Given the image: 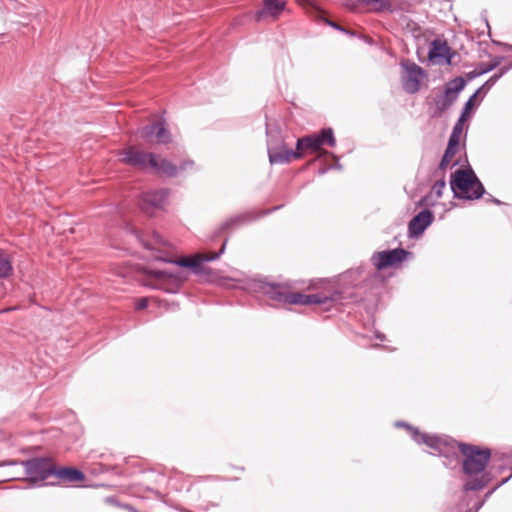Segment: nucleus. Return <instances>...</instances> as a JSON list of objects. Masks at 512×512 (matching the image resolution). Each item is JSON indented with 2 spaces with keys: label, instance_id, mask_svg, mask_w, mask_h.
Here are the masks:
<instances>
[{
  "label": "nucleus",
  "instance_id": "nucleus-29",
  "mask_svg": "<svg viewBox=\"0 0 512 512\" xmlns=\"http://www.w3.org/2000/svg\"><path fill=\"white\" fill-rule=\"evenodd\" d=\"M462 123L463 122H460V120H459L458 123L454 126L452 133L458 132V135H461L462 134Z\"/></svg>",
  "mask_w": 512,
  "mask_h": 512
},
{
  "label": "nucleus",
  "instance_id": "nucleus-8",
  "mask_svg": "<svg viewBox=\"0 0 512 512\" xmlns=\"http://www.w3.org/2000/svg\"><path fill=\"white\" fill-rule=\"evenodd\" d=\"M403 87L408 93H416L420 89V81L423 70L420 66L411 62H403Z\"/></svg>",
  "mask_w": 512,
  "mask_h": 512
},
{
  "label": "nucleus",
  "instance_id": "nucleus-19",
  "mask_svg": "<svg viewBox=\"0 0 512 512\" xmlns=\"http://www.w3.org/2000/svg\"><path fill=\"white\" fill-rule=\"evenodd\" d=\"M449 47L445 41L436 39L431 43L428 57L431 61L440 62L448 58Z\"/></svg>",
  "mask_w": 512,
  "mask_h": 512
},
{
  "label": "nucleus",
  "instance_id": "nucleus-23",
  "mask_svg": "<svg viewBox=\"0 0 512 512\" xmlns=\"http://www.w3.org/2000/svg\"><path fill=\"white\" fill-rule=\"evenodd\" d=\"M246 222V217L243 215L232 217L226 220L221 226L222 231L229 230L235 226L241 225Z\"/></svg>",
  "mask_w": 512,
  "mask_h": 512
},
{
  "label": "nucleus",
  "instance_id": "nucleus-13",
  "mask_svg": "<svg viewBox=\"0 0 512 512\" xmlns=\"http://www.w3.org/2000/svg\"><path fill=\"white\" fill-rule=\"evenodd\" d=\"M302 157V153L296 149L293 151L286 145L274 147L269 150V160L272 164H284L289 163L292 160L299 159Z\"/></svg>",
  "mask_w": 512,
  "mask_h": 512
},
{
  "label": "nucleus",
  "instance_id": "nucleus-21",
  "mask_svg": "<svg viewBox=\"0 0 512 512\" xmlns=\"http://www.w3.org/2000/svg\"><path fill=\"white\" fill-rule=\"evenodd\" d=\"M369 10L384 11L390 9V0H361Z\"/></svg>",
  "mask_w": 512,
  "mask_h": 512
},
{
  "label": "nucleus",
  "instance_id": "nucleus-14",
  "mask_svg": "<svg viewBox=\"0 0 512 512\" xmlns=\"http://www.w3.org/2000/svg\"><path fill=\"white\" fill-rule=\"evenodd\" d=\"M150 169L154 173L165 177H174L178 172L177 167L172 162L155 153L151 159Z\"/></svg>",
  "mask_w": 512,
  "mask_h": 512
},
{
  "label": "nucleus",
  "instance_id": "nucleus-3",
  "mask_svg": "<svg viewBox=\"0 0 512 512\" xmlns=\"http://www.w3.org/2000/svg\"><path fill=\"white\" fill-rule=\"evenodd\" d=\"M266 293L271 299L293 305L326 304L334 300L332 296L326 294H303L295 292L286 284L272 285Z\"/></svg>",
  "mask_w": 512,
  "mask_h": 512
},
{
  "label": "nucleus",
  "instance_id": "nucleus-11",
  "mask_svg": "<svg viewBox=\"0 0 512 512\" xmlns=\"http://www.w3.org/2000/svg\"><path fill=\"white\" fill-rule=\"evenodd\" d=\"M167 196L168 192L164 189L144 193L141 198L142 210L148 214H152L154 210L162 209Z\"/></svg>",
  "mask_w": 512,
  "mask_h": 512
},
{
  "label": "nucleus",
  "instance_id": "nucleus-4",
  "mask_svg": "<svg viewBox=\"0 0 512 512\" xmlns=\"http://www.w3.org/2000/svg\"><path fill=\"white\" fill-rule=\"evenodd\" d=\"M451 189L455 196L465 199H478L484 193V187L472 170L459 169L452 174Z\"/></svg>",
  "mask_w": 512,
  "mask_h": 512
},
{
  "label": "nucleus",
  "instance_id": "nucleus-1",
  "mask_svg": "<svg viewBox=\"0 0 512 512\" xmlns=\"http://www.w3.org/2000/svg\"><path fill=\"white\" fill-rule=\"evenodd\" d=\"M459 449L465 456L463 471L468 475L481 474L480 477L468 480L464 485V489L467 491L482 489L488 482V478L482 472L490 460V450L468 444H459Z\"/></svg>",
  "mask_w": 512,
  "mask_h": 512
},
{
  "label": "nucleus",
  "instance_id": "nucleus-7",
  "mask_svg": "<svg viewBox=\"0 0 512 512\" xmlns=\"http://www.w3.org/2000/svg\"><path fill=\"white\" fill-rule=\"evenodd\" d=\"M407 256L404 249H394L375 253L371 260L377 270L395 267L402 263Z\"/></svg>",
  "mask_w": 512,
  "mask_h": 512
},
{
  "label": "nucleus",
  "instance_id": "nucleus-26",
  "mask_svg": "<svg viewBox=\"0 0 512 512\" xmlns=\"http://www.w3.org/2000/svg\"><path fill=\"white\" fill-rule=\"evenodd\" d=\"M460 139H461V135H458V132L452 133L450 135L447 147H450V148L458 151Z\"/></svg>",
  "mask_w": 512,
  "mask_h": 512
},
{
  "label": "nucleus",
  "instance_id": "nucleus-6",
  "mask_svg": "<svg viewBox=\"0 0 512 512\" xmlns=\"http://www.w3.org/2000/svg\"><path fill=\"white\" fill-rule=\"evenodd\" d=\"M154 153L145 152L135 145H130L119 151V161L139 170L150 168L151 159Z\"/></svg>",
  "mask_w": 512,
  "mask_h": 512
},
{
  "label": "nucleus",
  "instance_id": "nucleus-24",
  "mask_svg": "<svg viewBox=\"0 0 512 512\" xmlns=\"http://www.w3.org/2000/svg\"><path fill=\"white\" fill-rule=\"evenodd\" d=\"M477 93H474L470 98L469 100L466 102L465 104V108H464V111L460 117V122H464L466 120V118L469 116L471 110L473 109L474 107V102L476 100V97H477Z\"/></svg>",
  "mask_w": 512,
  "mask_h": 512
},
{
  "label": "nucleus",
  "instance_id": "nucleus-18",
  "mask_svg": "<svg viewBox=\"0 0 512 512\" xmlns=\"http://www.w3.org/2000/svg\"><path fill=\"white\" fill-rule=\"evenodd\" d=\"M418 441L424 443L434 451L444 455L448 454L453 447L452 443L433 435L423 434L420 436Z\"/></svg>",
  "mask_w": 512,
  "mask_h": 512
},
{
  "label": "nucleus",
  "instance_id": "nucleus-20",
  "mask_svg": "<svg viewBox=\"0 0 512 512\" xmlns=\"http://www.w3.org/2000/svg\"><path fill=\"white\" fill-rule=\"evenodd\" d=\"M13 273L12 260L10 256L0 249V279L7 278Z\"/></svg>",
  "mask_w": 512,
  "mask_h": 512
},
{
  "label": "nucleus",
  "instance_id": "nucleus-22",
  "mask_svg": "<svg viewBox=\"0 0 512 512\" xmlns=\"http://www.w3.org/2000/svg\"><path fill=\"white\" fill-rule=\"evenodd\" d=\"M457 152H458L457 150L447 147V149L443 155V158L439 164V169L446 170L448 167L456 165L457 162H453V159Z\"/></svg>",
  "mask_w": 512,
  "mask_h": 512
},
{
  "label": "nucleus",
  "instance_id": "nucleus-2",
  "mask_svg": "<svg viewBox=\"0 0 512 512\" xmlns=\"http://www.w3.org/2000/svg\"><path fill=\"white\" fill-rule=\"evenodd\" d=\"M143 245L147 249L157 251L159 253L155 255L156 259L175 263L182 267L192 268L196 273L203 272V267L201 266L202 262L212 261L219 257V253L216 252H201L187 257H180L178 259L170 258L165 250L168 243L157 233H154L149 240L143 241Z\"/></svg>",
  "mask_w": 512,
  "mask_h": 512
},
{
  "label": "nucleus",
  "instance_id": "nucleus-9",
  "mask_svg": "<svg viewBox=\"0 0 512 512\" xmlns=\"http://www.w3.org/2000/svg\"><path fill=\"white\" fill-rule=\"evenodd\" d=\"M25 467L29 475L45 480L53 475L55 464L49 458H35L27 461Z\"/></svg>",
  "mask_w": 512,
  "mask_h": 512
},
{
  "label": "nucleus",
  "instance_id": "nucleus-15",
  "mask_svg": "<svg viewBox=\"0 0 512 512\" xmlns=\"http://www.w3.org/2000/svg\"><path fill=\"white\" fill-rule=\"evenodd\" d=\"M433 221V214L430 210H423L409 222V234L419 236Z\"/></svg>",
  "mask_w": 512,
  "mask_h": 512
},
{
  "label": "nucleus",
  "instance_id": "nucleus-28",
  "mask_svg": "<svg viewBox=\"0 0 512 512\" xmlns=\"http://www.w3.org/2000/svg\"><path fill=\"white\" fill-rule=\"evenodd\" d=\"M148 303H149V298H147V297L140 298L137 300V302L135 304V308L137 310L145 309L148 306Z\"/></svg>",
  "mask_w": 512,
  "mask_h": 512
},
{
  "label": "nucleus",
  "instance_id": "nucleus-27",
  "mask_svg": "<svg viewBox=\"0 0 512 512\" xmlns=\"http://www.w3.org/2000/svg\"><path fill=\"white\" fill-rule=\"evenodd\" d=\"M149 274L159 280L173 277L172 274L161 270H151Z\"/></svg>",
  "mask_w": 512,
  "mask_h": 512
},
{
  "label": "nucleus",
  "instance_id": "nucleus-30",
  "mask_svg": "<svg viewBox=\"0 0 512 512\" xmlns=\"http://www.w3.org/2000/svg\"><path fill=\"white\" fill-rule=\"evenodd\" d=\"M224 248H225V244L221 247L220 253H222L224 251Z\"/></svg>",
  "mask_w": 512,
  "mask_h": 512
},
{
  "label": "nucleus",
  "instance_id": "nucleus-16",
  "mask_svg": "<svg viewBox=\"0 0 512 512\" xmlns=\"http://www.w3.org/2000/svg\"><path fill=\"white\" fill-rule=\"evenodd\" d=\"M465 81L462 78H456L446 85L445 95L441 101V109H447L457 99L458 93L464 88Z\"/></svg>",
  "mask_w": 512,
  "mask_h": 512
},
{
  "label": "nucleus",
  "instance_id": "nucleus-10",
  "mask_svg": "<svg viewBox=\"0 0 512 512\" xmlns=\"http://www.w3.org/2000/svg\"><path fill=\"white\" fill-rule=\"evenodd\" d=\"M140 136L149 143L166 144L170 142V133L161 122L143 127L140 131Z\"/></svg>",
  "mask_w": 512,
  "mask_h": 512
},
{
  "label": "nucleus",
  "instance_id": "nucleus-12",
  "mask_svg": "<svg viewBox=\"0 0 512 512\" xmlns=\"http://www.w3.org/2000/svg\"><path fill=\"white\" fill-rule=\"evenodd\" d=\"M300 5L302 6H308L310 9L314 10L315 12H319L318 9L311 3V0H296ZM285 1L284 0H264V10L259 11L256 14V19L260 20V18L265 14L268 13L274 18H276L281 11L285 8Z\"/></svg>",
  "mask_w": 512,
  "mask_h": 512
},
{
  "label": "nucleus",
  "instance_id": "nucleus-25",
  "mask_svg": "<svg viewBox=\"0 0 512 512\" xmlns=\"http://www.w3.org/2000/svg\"><path fill=\"white\" fill-rule=\"evenodd\" d=\"M445 186L446 183L444 179L436 181L431 189L432 194H434L437 198H440L442 196L443 190L445 189Z\"/></svg>",
  "mask_w": 512,
  "mask_h": 512
},
{
  "label": "nucleus",
  "instance_id": "nucleus-5",
  "mask_svg": "<svg viewBox=\"0 0 512 512\" xmlns=\"http://www.w3.org/2000/svg\"><path fill=\"white\" fill-rule=\"evenodd\" d=\"M335 144L336 140L333 130L331 128H325L319 134H312L299 138L297 141V150L302 154L306 151H310L321 155L326 154V151L322 149L323 145L334 147Z\"/></svg>",
  "mask_w": 512,
  "mask_h": 512
},
{
  "label": "nucleus",
  "instance_id": "nucleus-17",
  "mask_svg": "<svg viewBox=\"0 0 512 512\" xmlns=\"http://www.w3.org/2000/svg\"><path fill=\"white\" fill-rule=\"evenodd\" d=\"M53 476L64 483H77L85 480V475L74 467H57L55 465Z\"/></svg>",
  "mask_w": 512,
  "mask_h": 512
}]
</instances>
